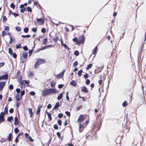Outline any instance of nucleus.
<instances>
[{"label":"nucleus","mask_w":146,"mask_h":146,"mask_svg":"<svg viewBox=\"0 0 146 146\" xmlns=\"http://www.w3.org/2000/svg\"><path fill=\"white\" fill-rule=\"evenodd\" d=\"M15 132V133H17L18 132H19V129L17 128H15L14 129Z\"/></svg>","instance_id":"nucleus-52"},{"label":"nucleus","mask_w":146,"mask_h":146,"mask_svg":"<svg viewBox=\"0 0 146 146\" xmlns=\"http://www.w3.org/2000/svg\"><path fill=\"white\" fill-rule=\"evenodd\" d=\"M16 91L17 93V94H19V93L20 92L21 90L19 88H17L16 90Z\"/></svg>","instance_id":"nucleus-63"},{"label":"nucleus","mask_w":146,"mask_h":146,"mask_svg":"<svg viewBox=\"0 0 146 146\" xmlns=\"http://www.w3.org/2000/svg\"><path fill=\"white\" fill-rule=\"evenodd\" d=\"M9 27L8 26H6L5 27L4 31L6 30L7 31H8L9 30Z\"/></svg>","instance_id":"nucleus-62"},{"label":"nucleus","mask_w":146,"mask_h":146,"mask_svg":"<svg viewBox=\"0 0 146 146\" xmlns=\"http://www.w3.org/2000/svg\"><path fill=\"white\" fill-rule=\"evenodd\" d=\"M46 113L47 114L48 118L49 119L50 121H51L52 120V117H51V114H50V113H48V112L47 111H46Z\"/></svg>","instance_id":"nucleus-19"},{"label":"nucleus","mask_w":146,"mask_h":146,"mask_svg":"<svg viewBox=\"0 0 146 146\" xmlns=\"http://www.w3.org/2000/svg\"><path fill=\"white\" fill-rule=\"evenodd\" d=\"M52 107V106L51 104H48L47 106V108L48 109H50Z\"/></svg>","instance_id":"nucleus-64"},{"label":"nucleus","mask_w":146,"mask_h":146,"mask_svg":"<svg viewBox=\"0 0 146 146\" xmlns=\"http://www.w3.org/2000/svg\"><path fill=\"white\" fill-rule=\"evenodd\" d=\"M8 77V74H5L4 75L0 76V80H1L2 79L5 80Z\"/></svg>","instance_id":"nucleus-13"},{"label":"nucleus","mask_w":146,"mask_h":146,"mask_svg":"<svg viewBox=\"0 0 146 146\" xmlns=\"http://www.w3.org/2000/svg\"><path fill=\"white\" fill-rule=\"evenodd\" d=\"M57 123L59 125L61 126L62 124V120L60 119H58L57 121Z\"/></svg>","instance_id":"nucleus-36"},{"label":"nucleus","mask_w":146,"mask_h":146,"mask_svg":"<svg viewBox=\"0 0 146 146\" xmlns=\"http://www.w3.org/2000/svg\"><path fill=\"white\" fill-rule=\"evenodd\" d=\"M21 36L23 38H27L30 37L31 36L29 35H22Z\"/></svg>","instance_id":"nucleus-44"},{"label":"nucleus","mask_w":146,"mask_h":146,"mask_svg":"<svg viewBox=\"0 0 146 146\" xmlns=\"http://www.w3.org/2000/svg\"><path fill=\"white\" fill-rule=\"evenodd\" d=\"M79 52L78 50H76L74 52V54L76 56H77L79 55Z\"/></svg>","instance_id":"nucleus-35"},{"label":"nucleus","mask_w":146,"mask_h":146,"mask_svg":"<svg viewBox=\"0 0 146 146\" xmlns=\"http://www.w3.org/2000/svg\"><path fill=\"white\" fill-rule=\"evenodd\" d=\"M128 105L127 103V101H125L122 104L123 106L124 107H125Z\"/></svg>","instance_id":"nucleus-31"},{"label":"nucleus","mask_w":146,"mask_h":146,"mask_svg":"<svg viewBox=\"0 0 146 146\" xmlns=\"http://www.w3.org/2000/svg\"><path fill=\"white\" fill-rule=\"evenodd\" d=\"M14 124L15 125H17L19 124L18 118L16 116L15 118Z\"/></svg>","instance_id":"nucleus-21"},{"label":"nucleus","mask_w":146,"mask_h":146,"mask_svg":"<svg viewBox=\"0 0 146 146\" xmlns=\"http://www.w3.org/2000/svg\"><path fill=\"white\" fill-rule=\"evenodd\" d=\"M64 85L62 84H59L58 86V87L59 89L62 88L63 86H64Z\"/></svg>","instance_id":"nucleus-57"},{"label":"nucleus","mask_w":146,"mask_h":146,"mask_svg":"<svg viewBox=\"0 0 146 146\" xmlns=\"http://www.w3.org/2000/svg\"><path fill=\"white\" fill-rule=\"evenodd\" d=\"M63 116V115L62 113H60L58 115V117L60 118L62 117Z\"/></svg>","instance_id":"nucleus-41"},{"label":"nucleus","mask_w":146,"mask_h":146,"mask_svg":"<svg viewBox=\"0 0 146 146\" xmlns=\"http://www.w3.org/2000/svg\"><path fill=\"white\" fill-rule=\"evenodd\" d=\"M13 117L12 116L9 117L8 118L7 121H11L13 119Z\"/></svg>","instance_id":"nucleus-45"},{"label":"nucleus","mask_w":146,"mask_h":146,"mask_svg":"<svg viewBox=\"0 0 146 146\" xmlns=\"http://www.w3.org/2000/svg\"><path fill=\"white\" fill-rule=\"evenodd\" d=\"M29 113L30 114V117H32L33 114V113L32 111V110L31 108H29L28 109Z\"/></svg>","instance_id":"nucleus-32"},{"label":"nucleus","mask_w":146,"mask_h":146,"mask_svg":"<svg viewBox=\"0 0 146 146\" xmlns=\"http://www.w3.org/2000/svg\"><path fill=\"white\" fill-rule=\"evenodd\" d=\"M24 32L25 33H27L28 31V28H25L24 29Z\"/></svg>","instance_id":"nucleus-56"},{"label":"nucleus","mask_w":146,"mask_h":146,"mask_svg":"<svg viewBox=\"0 0 146 146\" xmlns=\"http://www.w3.org/2000/svg\"><path fill=\"white\" fill-rule=\"evenodd\" d=\"M5 85V82H0V90H1Z\"/></svg>","instance_id":"nucleus-14"},{"label":"nucleus","mask_w":146,"mask_h":146,"mask_svg":"<svg viewBox=\"0 0 146 146\" xmlns=\"http://www.w3.org/2000/svg\"><path fill=\"white\" fill-rule=\"evenodd\" d=\"M63 93H61L60 95L57 97V99L58 100H60L63 97Z\"/></svg>","instance_id":"nucleus-23"},{"label":"nucleus","mask_w":146,"mask_h":146,"mask_svg":"<svg viewBox=\"0 0 146 146\" xmlns=\"http://www.w3.org/2000/svg\"><path fill=\"white\" fill-rule=\"evenodd\" d=\"M10 7L11 8L14 9L15 8V5L13 3H12L10 5Z\"/></svg>","instance_id":"nucleus-50"},{"label":"nucleus","mask_w":146,"mask_h":146,"mask_svg":"<svg viewBox=\"0 0 146 146\" xmlns=\"http://www.w3.org/2000/svg\"><path fill=\"white\" fill-rule=\"evenodd\" d=\"M54 128L56 130V129H58V125H57V124H55L54 125Z\"/></svg>","instance_id":"nucleus-53"},{"label":"nucleus","mask_w":146,"mask_h":146,"mask_svg":"<svg viewBox=\"0 0 146 146\" xmlns=\"http://www.w3.org/2000/svg\"><path fill=\"white\" fill-rule=\"evenodd\" d=\"M72 40L74 42H76V44H77V42L78 41V38H75L73 39Z\"/></svg>","instance_id":"nucleus-46"},{"label":"nucleus","mask_w":146,"mask_h":146,"mask_svg":"<svg viewBox=\"0 0 146 146\" xmlns=\"http://www.w3.org/2000/svg\"><path fill=\"white\" fill-rule=\"evenodd\" d=\"M22 55L23 57L26 58H27V53L25 52H24L23 53Z\"/></svg>","instance_id":"nucleus-26"},{"label":"nucleus","mask_w":146,"mask_h":146,"mask_svg":"<svg viewBox=\"0 0 146 146\" xmlns=\"http://www.w3.org/2000/svg\"><path fill=\"white\" fill-rule=\"evenodd\" d=\"M66 114L68 116H70V113L68 111H66L65 112Z\"/></svg>","instance_id":"nucleus-58"},{"label":"nucleus","mask_w":146,"mask_h":146,"mask_svg":"<svg viewBox=\"0 0 146 146\" xmlns=\"http://www.w3.org/2000/svg\"><path fill=\"white\" fill-rule=\"evenodd\" d=\"M89 123V121H87L82 124L80 123L79 124V131L81 132L83 131L84 127H86Z\"/></svg>","instance_id":"nucleus-2"},{"label":"nucleus","mask_w":146,"mask_h":146,"mask_svg":"<svg viewBox=\"0 0 146 146\" xmlns=\"http://www.w3.org/2000/svg\"><path fill=\"white\" fill-rule=\"evenodd\" d=\"M22 98V97L21 96L19 95V94H16V100L19 101Z\"/></svg>","instance_id":"nucleus-16"},{"label":"nucleus","mask_w":146,"mask_h":146,"mask_svg":"<svg viewBox=\"0 0 146 146\" xmlns=\"http://www.w3.org/2000/svg\"><path fill=\"white\" fill-rule=\"evenodd\" d=\"M53 46L52 45H49L40 48H39L37 49V52H39L41 50H44L47 48H49V47H52Z\"/></svg>","instance_id":"nucleus-6"},{"label":"nucleus","mask_w":146,"mask_h":146,"mask_svg":"<svg viewBox=\"0 0 146 146\" xmlns=\"http://www.w3.org/2000/svg\"><path fill=\"white\" fill-rule=\"evenodd\" d=\"M27 3H25L24 4L21 5L20 6V7H24V6H26L27 5Z\"/></svg>","instance_id":"nucleus-59"},{"label":"nucleus","mask_w":146,"mask_h":146,"mask_svg":"<svg viewBox=\"0 0 146 146\" xmlns=\"http://www.w3.org/2000/svg\"><path fill=\"white\" fill-rule=\"evenodd\" d=\"M44 18L43 17L40 18H37V25H43L44 22Z\"/></svg>","instance_id":"nucleus-4"},{"label":"nucleus","mask_w":146,"mask_h":146,"mask_svg":"<svg viewBox=\"0 0 146 146\" xmlns=\"http://www.w3.org/2000/svg\"><path fill=\"white\" fill-rule=\"evenodd\" d=\"M62 45L63 46L65 49H67L68 50H69V48L67 46L66 44H64Z\"/></svg>","instance_id":"nucleus-43"},{"label":"nucleus","mask_w":146,"mask_h":146,"mask_svg":"<svg viewBox=\"0 0 146 146\" xmlns=\"http://www.w3.org/2000/svg\"><path fill=\"white\" fill-rule=\"evenodd\" d=\"M83 72L82 70L79 71L78 73V74L79 76H80L82 75V73Z\"/></svg>","instance_id":"nucleus-33"},{"label":"nucleus","mask_w":146,"mask_h":146,"mask_svg":"<svg viewBox=\"0 0 146 146\" xmlns=\"http://www.w3.org/2000/svg\"><path fill=\"white\" fill-rule=\"evenodd\" d=\"M84 77L86 79V78H88L89 77V75L88 74L86 73L84 76Z\"/></svg>","instance_id":"nucleus-49"},{"label":"nucleus","mask_w":146,"mask_h":146,"mask_svg":"<svg viewBox=\"0 0 146 146\" xmlns=\"http://www.w3.org/2000/svg\"><path fill=\"white\" fill-rule=\"evenodd\" d=\"M92 66V64L91 63L90 64H89L87 65V67H86V69L88 70L90 69Z\"/></svg>","instance_id":"nucleus-27"},{"label":"nucleus","mask_w":146,"mask_h":146,"mask_svg":"<svg viewBox=\"0 0 146 146\" xmlns=\"http://www.w3.org/2000/svg\"><path fill=\"white\" fill-rule=\"evenodd\" d=\"M56 135L60 139L61 138V134L60 132H57L56 133Z\"/></svg>","instance_id":"nucleus-42"},{"label":"nucleus","mask_w":146,"mask_h":146,"mask_svg":"<svg viewBox=\"0 0 146 146\" xmlns=\"http://www.w3.org/2000/svg\"><path fill=\"white\" fill-rule=\"evenodd\" d=\"M7 32H6L5 31H4L2 32V36L3 37L5 36L6 35H9V33H7Z\"/></svg>","instance_id":"nucleus-28"},{"label":"nucleus","mask_w":146,"mask_h":146,"mask_svg":"<svg viewBox=\"0 0 146 146\" xmlns=\"http://www.w3.org/2000/svg\"><path fill=\"white\" fill-rule=\"evenodd\" d=\"M24 82V84L25 86H28V84L29 83V81L27 80H23V83Z\"/></svg>","instance_id":"nucleus-24"},{"label":"nucleus","mask_w":146,"mask_h":146,"mask_svg":"<svg viewBox=\"0 0 146 146\" xmlns=\"http://www.w3.org/2000/svg\"><path fill=\"white\" fill-rule=\"evenodd\" d=\"M21 9L20 10V11L21 13H23L25 11H27V8L24 7H21Z\"/></svg>","instance_id":"nucleus-30"},{"label":"nucleus","mask_w":146,"mask_h":146,"mask_svg":"<svg viewBox=\"0 0 146 146\" xmlns=\"http://www.w3.org/2000/svg\"><path fill=\"white\" fill-rule=\"evenodd\" d=\"M4 113L3 112H2L0 114V121L1 122H3L5 120L4 118Z\"/></svg>","instance_id":"nucleus-9"},{"label":"nucleus","mask_w":146,"mask_h":146,"mask_svg":"<svg viewBox=\"0 0 146 146\" xmlns=\"http://www.w3.org/2000/svg\"><path fill=\"white\" fill-rule=\"evenodd\" d=\"M57 93L56 89L50 88L46 89L44 90L42 92V95L43 97H45L47 95H51Z\"/></svg>","instance_id":"nucleus-1"},{"label":"nucleus","mask_w":146,"mask_h":146,"mask_svg":"<svg viewBox=\"0 0 146 146\" xmlns=\"http://www.w3.org/2000/svg\"><path fill=\"white\" fill-rule=\"evenodd\" d=\"M98 82L100 85H102L103 83V81L102 80H100L98 81Z\"/></svg>","instance_id":"nucleus-61"},{"label":"nucleus","mask_w":146,"mask_h":146,"mask_svg":"<svg viewBox=\"0 0 146 146\" xmlns=\"http://www.w3.org/2000/svg\"><path fill=\"white\" fill-rule=\"evenodd\" d=\"M65 71V70H64L60 73L57 74L56 76V78L58 79L61 78L63 76Z\"/></svg>","instance_id":"nucleus-8"},{"label":"nucleus","mask_w":146,"mask_h":146,"mask_svg":"<svg viewBox=\"0 0 146 146\" xmlns=\"http://www.w3.org/2000/svg\"><path fill=\"white\" fill-rule=\"evenodd\" d=\"M85 37L83 35H82L80 36L77 42V44L79 45L81 44H82L84 43L85 41Z\"/></svg>","instance_id":"nucleus-3"},{"label":"nucleus","mask_w":146,"mask_h":146,"mask_svg":"<svg viewBox=\"0 0 146 146\" xmlns=\"http://www.w3.org/2000/svg\"><path fill=\"white\" fill-rule=\"evenodd\" d=\"M129 95L130 96V101H131L132 100V98L133 95L132 92H131L130 94H129Z\"/></svg>","instance_id":"nucleus-40"},{"label":"nucleus","mask_w":146,"mask_h":146,"mask_svg":"<svg viewBox=\"0 0 146 146\" xmlns=\"http://www.w3.org/2000/svg\"><path fill=\"white\" fill-rule=\"evenodd\" d=\"M84 119V117L83 115H80L79 116L77 121L78 123H80L83 122Z\"/></svg>","instance_id":"nucleus-5"},{"label":"nucleus","mask_w":146,"mask_h":146,"mask_svg":"<svg viewBox=\"0 0 146 146\" xmlns=\"http://www.w3.org/2000/svg\"><path fill=\"white\" fill-rule=\"evenodd\" d=\"M70 84L73 86L75 87L76 86L77 83L76 81L72 80L70 82Z\"/></svg>","instance_id":"nucleus-12"},{"label":"nucleus","mask_w":146,"mask_h":146,"mask_svg":"<svg viewBox=\"0 0 146 146\" xmlns=\"http://www.w3.org/2000/svg\"><path fill=\"white\" fill-rule=\"evenodd\" d=\"M50 86L52 88H54L55 86L56 83L54 81H52L50 82Z\"/></svg>","instance_id":"nucleus-20"},{"label":"nucleus","mask_w":146,"mask_h":146,"mask_svg":"<svg viewBox=\"0 0 146 146\" xmlns=\"http://www.w3.org/2000/svg\"><path fill=\"white\" fill-rule=\"evenodd\" d=\"M21 44H19L18 45H16L15 48L17 49L21 48Z\"/></svg>","instance_id":"nucleus-54"},{"label":"nucleus","mask_w":146,"mask_h":146,"mask_svg":"<svg viewBox=\"0 0 146 146\" xmlns=\"http://www.w3.org/2000/svg\"><path fill=\"white\" fill-rule=\"evenodd\" d=\"M60 106L59 102H56L54 106V108H53V110L56 109H58V108Z\"/></svg>","instance_id":"nucleus-17"},{"label":"nucleus","mask_w":146,"mask_h":146,"mask_svg":"<svg viewBox=\"0 0 146 146\" xmlns=\"http://www.w3.org/2000/svg\"><path fill=\"white\" fill-rule=\"evenodd\" d=\"M81 91L82 92L84 93H87L88 92V89L85 86H83L81 88Z\"/></svg>","instance_id":"nucleus-10"},{"label":"nucleus","mask_w":146,"mask_h":146,"mask_svg":"<svg viewBox=\"0 0 146 146\" xmlns=\"http://www.w3.org/2000/svg\"><path fill=\"white\" fill-rule=\"evenodd\" d=\"M3 113H4V114L5 113L6 114H7V113H8V109L7 108V106L5 108L4 110V112Z\"/></svg>","instance_id":"nucleus-34"},{"label":"nucleus","mask_w":146,"mask_h":146,"mask_svg":"<svg viewBox=\"0 0 146 146\" xmlns=\"http://www.w3.org/2000/svg\"><path fill=\"white\" fill-rule=\"evenodd\" d=\"M8 51L9 53L11 54H13V52L12 50V49L10 48H9L8 49Z\"/></svg>","instance_id":"nucleus-51"},{"label":"nucleus","mask_w":146,"mask_h":146,"mask_svg":"<svg viewBox=\"0 0 146 146\" xmlns=\"http://www.w3.org/2000/svg\"><path fill=\"white\" fill-rule=\"evenodd\" d=\"M78 63L77 61H76L73 63V66H76L78 65Z\"/></svg>","instance_id":"nucleus-39"},{"label":"nucleus","mask_w":146,"mask_h":146,"mask_svg":"<svg viewBox=\"0 0 146 146\" xmlns=\"http://www.w3.org/2000/svg\"><path fill=\"white\" fill-rule=\"evenodd\" d=\"M29 77L30 78H32L34 77V74L32 72H30L29 73Z\"/></svg>","instance_id":"nucleus-22"},{"label":"nucleus","mask_w":146,"mask_h":146,"mask_svg":"<svg viewBox=\"0 0 146 146\" xmlns=\"http://www.w3.org/2000/svg\"><path fill=\"white\" fill-rule=\"evenodd\" d=\"M11 133H9V135H8V139L9 141H10L11 140Z\"/></svg>","instance_id":"nucleus-55"},{"label":"nucleus","mask_w":146,"mask_h":146,"mask_svg":"<svg viewBox=\"0 0 146 146\" xmlns=\"http://www.w3.org/2000/svg\"><path fill=\"white\" fill-rule=\"evenodd\" d=\"M41 32L42 33H45V32H46V29L44 28H42L41 30Z\"/></svg>","instance_id":"nucleus-38"},{"label":"nucleus","mask_w":146,"mask_h":146,"mask_svg":"<svg viewBox=\"0 0 146 146\" xmlns=\"http://www.w3.org/2000/svg\"><path fill=\"white\" fill-rule=\"evenodd\" d=\"M90 83V80L88 79H87L86 81V84L88 85H89Z\"/></svg>","instance_id":"nucleus-47"},{"label":"nucleus","mask_w":146,"mask_h":146,"mask_svg":"<svg viewBox=\"0 0 146 146\" xmlns=\"http://www.w3.org/2000/svg\"><path fill=\"white\" fill-rule=\"evenodd\" d=\"M48 41V39L47 38H45L42 41V43L44 45H46L47 44V43Z\"/></svg>","instance_id":"nucleus-25"},{"label":"nucleus","mask_w":146,"mask_h":146,"mask_svg":"<svg viewBox=\"0 0 146 146\" xmlns=\"http://www.w3.org/2000/svg\"><path fill=\"white\" fill-rule=\"evenodd\" d=\"M82 108V106H78L76 108V110L77 111H78L80 110V109H81Z\"/></svg>","instance_id":"nucleus-60"},{"label":"nucleus","mask_w":146,"mask_h":146,"mask_svg":"<svg viewBox=\"0 0 146 146\" xmlns=\"http://www.w3.org/2000/svg\"><path fill=\"white\" fill-rule=\"evenodd\" d=\"M52 39L54 41V42H56L59 39L58 36H57V34L55 35V37L53 38Z\"/></svg>","instance_id":"nucleus-15"},{"label":"nucleus","mask_w":146,"mask_h":146,"mask_svg":"<svg viewBox=\"0 0 146 146\" xmlns=\"http://www.w3.org/2000/svg\"><path fill=\"white\" fill-rule=\"evenodd\" d=\"M46 61L44 59H39L37 60V65L45 63Z\"/></svg>","instance_id":"nucleus-7"},{"label":"nucleus","mask_w":146,"mask_h":146,"mask_svg":"<svg viewBox=\"0 0 146 146\" xmlns=\"http://www.w3.org/2000/svg\"><path fill=\"white\" fill-rule=\"evenodd\" d=\"M27 10L29 12H31L32 11V9L31 7H28L27 8Z\"/></svg>","instance_id":"nucleus-48"},{"label":"nucleus","mask_w":146,"mask_h":146,"mask_svg":"<svg viewBox=\"0 0 146 146\" xmlns=\"http://www.w3.org/2000/svg\"><path fill=\"white\" fill-rule=\"evenodd\" d=\"M102 121H103V120H102V119H101V118L100 119L99 121L98 122V123H98L99 124V126H98V129H97V130H99L100 128L101 127V126H102Z\"/></svg>","instance_id":"nucleus-11"},{"label":"nucleus","mask_w":146,"mask_h":146,"mask_svg":"<svg viewBox=\"0 0 146 146\" xmlns=\"http://www.w3.org/2000/svg\"><path fill=\"white\" fill-rule=\"evenodd\" d=\"M42 107V106H38V110H37V115L40 114V109Z\"/></svg>","instance_id":"nucleus-29"},{"label":"nucleus","mask_w":146,"mask_h":146,"mask_svg":"<svg viewBox=\"0 0 146 146\" xmlns=\"http://www.w3.org/2000/svg\"><path fill=\"white\" fill-rule=\"evenodd\" d=\"M97 48H98L97 46H96L93 49V52L92 53V54H94L95 55H96V54L97 52H98Z\"/></svg>","instance_id":"nucleus-18"},{"label":"nucleus","mask_w":146,"mask_h":146,"mask_svg":"<svg viewBox=\"0 0 146 146\" xmlns=\"http://www.w3.org/2000/svg\"><path fill=\"white\" fill-rule=\"evenodd\" d=\"M15 28L16 30L19 32L21 30V28L19 27H16Z\"/></svg>","instance_id":"nucleus-37"}]
</instances>
